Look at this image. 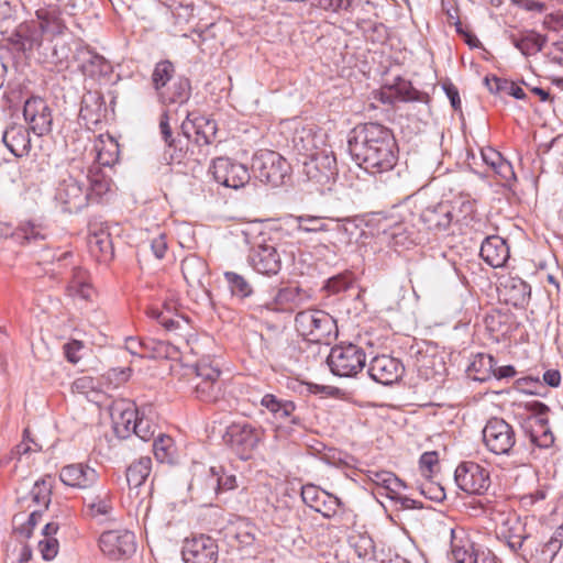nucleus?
Returning a JSON list of instances; mask_svg holds the SVG:
<instances>
[{
  "instance_id": "obj_58",
  "label": "nucleus",
  "mask_w": 563,
  "mask_h": 563,
  "mask_svg": "<svg viewBox=\"0 0 563 563\" xmlns=\"http://www.w3.org/2000/svg\"><path fill=\"white\" fill-rule=\"evenodd\" d=\"M352 2L353 0H312L311 4L324 11L338 13L350 10Z\"/></svg>"
},
{
  "instance_id": "obj_16",
  "label": "nucleus",
  "mask_w": 563,
  "mask_h": 563,
  "mask_svg": "<svg viewBox=\"0 0 563 563\" xmlns=\"http://www.w3.org/2000/svg\"><path fill=\"white\" fill-rule=\"evenodd\" d=\"M99 548L110 560L128 559L136 550L135 536L129 530L104 531L99 538Z\"/></svg>"
},
{
  "instance_id": "obj_26",
  "label": "nucleus",
  "mask_w": 563,
  "mask_h": 563,
  "mask_svg": "<svg viewBox=\"0 0 563 563\" xmlns=\"http://www.w3.org/2000/svg\"><path fill=\"white\" fill-rule=\"evenodd\" d=\"M3 143L16 157L29 155L32 144L29 130L20 124H13L3 133Z\"/></svg>"
},
{
  "instance_id": "obj_4",
  "label": "nucleus",
  "mask_w": 563,
  "mask_h": 563,
  "mask_svg": "<svg viewBox=\"0 0 563 563\" xmlns=\"http://www.w3.org/2000/svg\"><path fill=\"white\" fill-rule=\"evenodd\" d=\"M549 407L538 400L525 404V413L521 427L530 441L539 448H550L554 443V435L549 427Z\"/></svg>"
},
{
  "instance_id": "obj_23",
  "label": "nucleus",
  "mask_w": 563,
  "mask_h": 563,
  "mask_svg": "<svg viewBox=\"0 0 563 563\" xmlns=\"http://www.w3.org/2000/svg\"><path fill=\"white\" fill-rule=\"evenodd\" d=\"M261 407L264 408L273 418L274 421L285 422L290 421L296 423L294 412L296 405L288 399L278 398L274 394H265L261 399Z\"/></svg>"
},
{
  "instance_id": "obj_63",
  "label": "nucleus",
  "mask_w": 563,
  "mask_h": 563,
  "mask_svg": "<svg viewBox=\"0 0 563 563\" xmlns=\"http://www.w3.org/2000/svg\"><path fill=\"white\" fill-rule=\"evenodd\" d=\"M295 297V291L290 288L280 289L273 303L269 305L273 310H292V306L288 301Z\"/></svg>"
},
{
  "instance_id": "obj_14",
  "label": "nucleus",
  "mask_w": 563,
  "mask_h": 563,
  "mask_svg": "<svg viewBox=\"0 0 563 563\" xmlns=\"http://www.w3.org/2000/svg\"><path fill=\"white\" fill-rule=\"evenodd\" d=\"M181 555L185 563H217L219 545L210 536H192L185 539Z\"/></svg>"
},
{
  "instance_id": "obj_42",
  "label": "nucleus",
  "mask_w": 563,
  "mask_h": 563,
  "mask_svg": "<svg viewBox=\"0 0 563 563\" xmlns=\"http://www.w3.org/2000/svg\"><path fill=\"white\" fill-rule=\"evenodd\" d=\"M150 318L155 319L166 330L179 329L181 322H186L185 318L180 314H173L172 310H159L158 307H151L147 309Z\"/></svg>"
},
{
  "instance_id": "obj_31",
  "label": "nucleus",
  "mask_w": 563,
  "mask_h": 563,
  "mask_svg": "<svg viewBox=\"0 0 563 563\" xmlns=\"http://www.w3.org/2000/svg\"><path fill=\"white\" fill-rule=\"evenodd\" d=\"M152 472V460L150 456H141L133 461L126 468V482L130 489L139 488L148 478Z\"/></svg>"
},
{
  "instance_id": "obj_55",
  "label": "nucleus",
  "mask_w": 563,
  "mask_h": 563,
  "mask_svg": "<svg viewBox=\"0 0 563 563\" xmlns=\"http://www.w3.org/2000/svg\"><path fill=\"white\" fill-rule=\"evenodd\" d=\"M333 235L331 243L334 249L341 250L342 247H346L352 243L353 233L350 231V228L345 223H336L335 228L332 230Z\"/></svg>"
},
{
  "instance_id": "obj_10",
  "label": "nucleus",
  "mask_w": 563,
  "mask_h": 563,
  "mask_svg": "<svg viewBox=\"0 0 563 563\" xmlns=\"http://www.w3.org/2000/svg\"><path fill=\"white\" fill-rule=\"evenodd\" d=\"M482 433L486 449L497 455H509L516 444V432L503 418H490Z\"/></svg>"
},
{
  "instance_id": "obj_18",
  "label": "nucleus",
  "mask_w": 563,
  "mask_h": 563,
  "mask_svg": "<svg viewBox=\"0 0 563 563\" xmlns=\"http://www.w3.org/2000/svg\"><path fill=\"white\" fill-rule=\"evenodd\" d=\"M23 115L31 130L37 135L51 132L53 117L46 101L40 97H31L24 103Z\"/></svg>"
},
{
  "instance_id": "obj_29",
  "label": "nucleus",
  "mask_w": 563,
  "mask_h": 563,
  "mask_svg": "<svg viewBox=\"0 0 563 563\" xmlns=\"http://www.w3.org/2000/svg\"><path fill=\"white\" fill-rule=\"evenodd\" d=\"M509 40L525 56L536 55L545 43L544 37L530 30L511 32Z\"/></svg>"
},
{
  "instance_id": "obj_2",
  "label": "nucleus",
  "mask_w": 563,
  "mask_h": 563,
  "mask_svg": "<svg viewBox=\"0 0 563 563\" xmlns=\"http://www.w3.org/2000/svg\"><path fill=\"white\" fill-rule=\"evenodd\" d=\"M152 82L159 100L165 104L184 103L190 97L188 79L175 78V66L169 60H161L155 65Z\"/></svg>"
},
{
  "instance_id": "obj_60",
  "label": "nucleus",
  "mask_w": 563,
  "mask_h": 563,
  "mask_svg": "<svg viewBox=\"0 0 563 563\" xmlns=\"http://www.w3.org/2000/svg\"><path fill=\"white\" fill-rule=\"evenodd\" d=\"M31 440L26 437L11 451V459H16L19 462L22 461L23 456H29L32 453H36L42 450V446L37 443L31 444Z\"/></svg>"
},
{
  "instance_id": "obj_12",
  "label": "nucleus",
  "mask_w": 563,
  "mask_h": 563,
  "mask_svg": "<svg viewBox=\"0 0 563 563\" xmlns=\"http://www.w3.org/2000/svg\"><path fill=\"white\" fill-rule=\"evenodd\" d=\"M292 147L303 158L329 148L328 135L314 123H300L294 130Z\"/></svg>"
},
{
  "instance_id": "obj_6",
  "label": "nucleus",
  "mask_w": 563,
  "mask_h": 563,
  "mask_svg": "<svg viewBox=\"0 0 563 563\" xmlns=\"http://www.w3.org/2000/svg\"><path fill=\"white\" fill-rule=\"evenodd\" d=\"M327 363L331 372L340 377L356 376L366 364L365 351L353 343H341L333 346Z\"/></svg>"
},
{
  "instance_id": "obj_15",
  "label": "nucleus",
  "mask_w": 563,
  "mask_h": 563,
  "mask_svg": "<svg viewBox=\"0 0 563 563\" xmlns=\"http://www.w3.org/2000/svg\"><path fill=\"white\" fill-rule=\"evenodd\" d=\"M210 173L218 184L233 189L244 187L251 178L246 166L228 157L213 159Z\"/></svg>"
},
{
  "instance_id": "obj_49",
  "label": "nucleus",
  "mask_w": 563,
  "mask_h": 563,
  "mask_svg": "<svg viewBox=\"0 0 563 563\" xmlns=\"http://www.w3.org/2000/svg\"><path fill=\"white\" fill-rule=\"evenodd\" d=\"M545 498V489L538 488L536 492L526 494L520 497V507L527 511H539L543 509Z\"/></svg>"
},
{
  "instance_id": "obj_38",
  "label": "nucleus",
  "mask_w": 563,
  "mask_h": 563,
  "mask_svg": "<svg viewBox=\"0 0 563 563\" xmlns=\"http://www.w3.org/2000/svg\"><path fill=\"white\" fill-rule=\"evenodd\" d=\"M181 272L189 285L199 284L207 273V265L200 257L188 256L181 262Z\"/></svg>"
},
{
  "instance_id": "obj_13",
  "label": "nucleus",
  "mask_w": 563,
  "mask_h": 563,
  "mask_svg": "<svg viewBox=\"0 0 563 563\" xmlns=\"http://www.w3.org/2000/svg\"><path fill=\"white\" fill-rule=\"evenodd\" d=\"M454 478L459 488L467 494L482 495L490 486L489 471L475 462L461 463Z\"/></svg>"
},
{
  "instance_id": "obj_27",
  "label": "nucleus",
  "mask_w": 563,
  "mask_h": 563,
  "mask_svg": "<svg viewBox=\"0 0 563 563\" xmlns=\"http://www.w3.org/2000/svg\"><path fill=\"white\" fill-rule=\"evenodd\" d=\"M454 208L449 202H440L433 208H427L421 220L429 230H446L453 222Z\"/></svg>"
},
{
  "instance_id": "obj_19",
  "label": "nucleus",
  "mask_w": 563,
  "mask_h": 563,
  "mask_svg": "<svg viewBox=\"0 0 563 563\" xmlns=\"http://www.w3.org/2000/svg\"><path fill=\"white\" fill-rule=\"evenodd\" d=\"M404 365L398 358L389 355L375 356L368 367L369 376L383 385H391L402 376Z\"/></svg>"
},
{
  "instance_id": "obj_28",
  "label": "nucleus",
  "mask_w": 563,
  "mask_h": 563,
  "mask_svg": "<svg viewBox=\"0 0 563 563\" xmlns=\"http://www.w3.org/2000/svg\"><path fill=\"white\" fill-rule=\"evenodd\" d=\"M95 159L100 166H113L120 156L118 141L110 134H100L93 143Z\"/></svg>"
},
{
  "instance_id": "obj_35",
  "label": "nucleus",
  "mask_w": 563,
  "mask_h": 563,
  "mask_svg": "<svg viewBox=\"0 0 563 563\" xmlns=\"http://www.w3.org/2000/svg\"><path fill=\"white\" fill-rule=\"evenodd\" d=\"M495 365L496 362L492 355L478 354L474 357L470 366V373L473 375L474 379L486 382L493 376H496Z\"/></svg>"
},
{
  "instance_id": "obj_37",
  "label": "nucleus",
  "mask_w": 563,
  "mask_h": 563,
  "mask_svg": "<svg viewBox=\"0 0 563 563\" xmlns=\"http://www.w3.org/2000/svg\"><path fill=\"white\" fill-rule=\"evenodd\" d=\"M67 292L75 298L88 300L93 295V288L88 282L87 273L82 269H76L73 278L67 286Z\"/></svg>"
},
{
  "instance_id": "obj_50",
  "label": "nucleus",
  "mask_w": 563,
  "mask_h": 563,
  "mask_svg": "<svg viewBox=\"0 0 563 563\" xmlns=\"http://www.w3.org/2000/svg\"><path fill=\"white\" fill-rule=\"evenodd\" d=\"M385 233L389 235L395 245L409 246L415 243L413 232L409 231L405 223H396Z\"/></svg>"
},
{
  "instance_id": "obj_54",
  "label": "nucleus",
  "mask_w": 563,
  "mask_h": 563,
  "mask_svg": "<svg viewBox=\"0 0 563 563\" xmlns=\"http://www.w3.org/2000/svg\"><path fill=\"white\" fill-rule=\"evenodd\" d=\"M151 250L157 260L165 257L168 250L166 241V231L157 225L153 232V236L150 238Z\"/></svg>"
},
{
  "instance_id": "obj_9",
  "label": "nucleus",
  "mask_w": 563,
  "mask_h": 563,
  "mask_svg": "<svg viewBox=\"0 0 563 563\" xmlns=\"http://www.w3.org/2000/svg\"><path fill=\"white\" fill-rule=\"evenodd\" d=\"M252 167L261 181L272 186L282 185L290 168L279 153L267 148L258 150L254 154Z\"/></svg>"
},
{
  "instance_id": "obj_41",
  "label": "nucleus",
  "mask_w": 563,
  "mask_h": 563,
  "mask_svg": "<svg viewBox=\"0 0 563 563\" xmlns=\"http://www.w3.org/2000/svg\"><path fill=\"white\" fill-rule=\"evenodd\" d=\"M153 452L158 462L172 463L176 455L174 440L168 435L159 434L154 441Z\"/></svg>"
},
{
  "instance_id": "obj_36",
  "label": "nucleus",
  "mask_w": 563,
  "mask_h": 563,
  "mask_svg": "<svg viewBox=\"0 0 563 563\" xmlns=\"http://www.w3.org/2000/svg\"><path fill=\"white\" fill-rule=\"evenodd\" d=\"M482 158L484 163L492 168L494 173L503 179L508 180L512 175L511 166L506 162L501 154L492 147L482 150Z\"/></svg>"
},
{
  "instance_id": "obj_39",
  "label": "nucleus",
  "mask_w": 563,
  "mask_h": 563,
  "mask_svg": "<svg viewBox=\"0 0 563 563\" xmlns=\"http://www.w3.org/2000/svg\"><path fill=\"white\" fill-rule=\"evenodd\" d=\"M369 478L377 486L387 490V496L391 499L398 498L399 490L404 487L402 482L397 478L393 473L380 471V472H369Z\"/></svg>"
},
{
  "instance_id": "obj_44",
  "label": "nucleus",
  "mask_w": 563,
  "mask_h": 563,
  "mask_svg": "<svg viewBox=\"0 0 563 563\" xmlns=\"http://www.w3.org/2000/svg\"><path fill=\"white\" fill-rule=\"evenodd\" d=\"M71 391L86 396L91 401H99L100 389L98 388L96 380L91 376H81L75 379L71 384Z\"/></svg>"
},
{
  "instance_id": "obj_56",
  "label": "nucleus",
  "mask_w": 563,
  "mask_h": 563,
  "mask_svg": "<svg viewBox=\"0 0 563 563\" xmlns=\"http://www.w3.org/2000/svg\"><path fill=\"white\" fill-rule=\"evenodd\" d=\"M18 36L21 37L20 45L24 52L38 47L42 42L38 32L31 31L29 26H20Z\"/></svg>"
},
{
  "instance_id": "obj_33",
  "label": "nucleus",
  "mask_w": 563,
  "mask_h": 563,
  "mask_svg": "<svg viewBox=\"0 0 563 563\" xmlns=\"http://www.w3.org/2000/svg\"><path fill=\"white\" fill-rule=\"evenodd\" d=\"M140 413L133 405H128L118 413L112 415L114 430L118 437L128 438L134 430Z\"/></svg>"
},
{
  "instance_id": "obj_51",
  "label": "nucleus",
  "mask_w": 563,
  "mask_h": 563,
  "mask_svg": "<svg viewBox=\"0 0 563 563\" xmlns=\"http://www.w3.org/2000/svg\"><path fill=\"white\" fill-rule=\"evenodd\" d=\"M14 236L21 242L31 243L38 240H44L45 234L42 229L31 222L21 223L20 227L14 231Z\"/></svg>"
},
{
  "instance_id": "obj_30",
  "label": "nucleus",
  "mask_w": 563,
  "mask_h": 563,
  "mask_svg": "<svg viewBox=\"0 0 563 563\" xmlns=\"http://www.w3.org/2000/svg\"><path fill=\"white\" fill-rule=\"evenodd\" d=\"M88 247L98 262H109L113 256L111 236L104 229H98L89 234Z\"/></svg>"
},
{
  "instance_id": "obj_52",
  "label": "nucleus",
  "mask_w": 563,
  "mask_h": 563,
  "mask_svg": "<svg viewBox=\"0 0 563 563\" xmlns=\"http://www.w3.org/2000/svg\"><path fill=\"white\" fill-rule=\"evenodd\" d=\"M51 494L52 484L46 479L37 481L31 490L32 499L44 508H47L51 503Z\"/></svg>"
},
{
  "instance_id": "obj_57",
  "label": "nucleus",
  "mask_w": 563,
  "mask_h": 563,
  "mask_svg": "<svg viewBox=\"0 0 563 563\" xmlns=\"http://www.w3.org/2000/svg\"><path fill=\"white\" fill-rule=\"evenodd\" d=\"M41 517L42 514L37 510H34L29 515L26 522L18 525L19 517L15 516L13 519L15 532H18L21 537L30 538Z\"/></svg>"
},
{
  "instance_id": "obj_17",
  "label": "nucleus",
  "mask_w": 563,
  "mask_h": 563,
  "mask_svg": "<svg viewBox=\"0 0 563 563\" xmlns=\"http://www.w3.org/2000/svg\"><path fill=\"white\" fill-rule=\"evenodd\" d=\"M303 174L308 179L327 183L336 172V158L331 147L302 159Z\"/></svg>"
},
{
  "instance_id": "obj_20",
  "label": "nucleus",
  "mask_w": 563,
  "mask_h": 563,
  "mask_svg": "<svg viewBox=\"0 0 563 563\" xmlns=\"http://www.w3.org/2000/svg\"><path fill=\"white\" fill-rule=\"evenodd\" d=\"M249 261L251 266L262 275H276L282 268L280 255L272 244H260L252 249Z\"/></svg>"
},
{
  "instance_id": "obj_34",
  "label": "nucleus",
  "mask_w": 563,
  "mask_h": 563,
  "mask_svg": "<svg viewBox=\"0 0 563 563\" xmlns=\"http://www.w3.org/2000/svg\"><path fill=\"white\" fill-rule=\"evenodd\" d=\"M59 526L56 522H48L43 528V539L38 541V550L46 561L53 560L58 553L59 543L55 538Z\"/></svg>"
},
{
  "instance_id": "obj_64",
  "label": "nucleus",
  "mask_w": 563,
  "mask_h": 563,
  "mask_svg": "<svg viewBox=\"0 0 563 563\" xmlns=\"http://www.w3.org/2000/svg\"><path fill=\"white\" fill-rule=\"evenodd\" d=\"M154 356H165L167 358L177 360L181 355V347L169 342H158L154 349Z\"/></svg>"
},
{
  "instance_id": "obj_22",
  "label": "nucleus",
  "mask_w": 563,
  "mask_h": 563,
  "mask_svg": "<svg viewBox=\"0 0 563 563\" xmlns=\"http://www.w3.org/2000/svg\"><path fill=\"white\" fill-rule=\"evenodd\" d=\"M498 289L505 302L514 307L525 306L531 294L530 286L519 277L505 278Z\"/></svg>"
},
{
  "instance_id": "obj_11",
  "label": "nucleus",
  "mask_w": 563,
  "mask_h": 563,
  "mask_svg": "<svg viewBox=\"0 0 563 563\" xmlns=\"http://www.w3.org/2000/svg\"><path fill=\"white\" fill-rule=\"evenodd\" d=\"M262 437L263 430L246 422H238L228 427L223 439L241 459H247L258 445Z\"/></svg>"
},
{
  "instance_id": "obj_43",
  "label": "nucleus",
  "mask_w": 563,
  "mask_h": 563,
  "mask_svg": "<svg viewBox=\"0 0 563 563\" xmlns=\"http://www.w3.org/2000/svg\"><path fill=\"white\" fill-rule=\"evenodd\" d=\"M297 223V230L307 233L329 231L323 218L310 214L289 216Z\"/></svg>"
},
{
  "instance_id": "obj_7",
  "label": "nucleus",
  "mask_w": 563,
  "mask_h": 563,
  "mask_svg": "<svg viewBox=\"0 0 563 563\" xmlns=\"http://www.w3.org/2000/svg\"><path fill=\"white\" fill-rule=\"evenodd\" d=\"M90 194L80 175L66 173L55 189L54 199L66 212H77L88 205Z\"/></svg>"
},
{
  "instance_id": "obj_1",
  "label": "nucleus",
  "mask_w": 563,
  "mask_h": 563,
  "mask_svg": "<svg viewBox=\"0 0 563 563\" xmlns=\"http://www.w3.org/2000/svg\"><path fill=\"white\" fill-rule=\"evenodd\" d=\"M349 141L358 165L371 174L391 170L398 162V145L393 132L378 123H365L354 129Z\"/></svg>"
},
{
  "instance_id": "obj_62",
  "label": "nucleus",
  "mask_w": 563,
  "mask_h": 563,
  "mask_svg": "<svg viewBox=\"0 0 563 563\" xmlns=\"http://www.w3.org/2000/svg\"><path fill=\"white\" fill-rule=\"evenodd\" d=\"M133 428L134 430L132 433L144 441L150 440L155 433V426L144 416H139L137 422Z\"/></svg>"
},
{
  "instance_id": "obj_45",
  "label": "nucleus",
  "mask_w": 563,
  "mask_h": 563,
  "mask_svg": "<svg viewBox=\"0 0 563 563\" xmlns=\"http://www.w3.org/2000/svg\"><path fill=\"white\" fill-rule=\"evenodd\" d=\"M419 471L421 476L432 484L431 481L440 471V459L437 451L424 452L419 459Z\"/></svg>"
},
{
  "instance_id": "obj_24",
  "label": "nucleus",
  "mask_w": 563,
  "mask_h": 563,
  "mask_svg": "<svg viewBox=\"0 0 563 563\" xmlns=\"http://www.w3.org/2000/svg\"><path fill=\"white\" fill-rule=\"evenodd\" d=\"M481 256L492 267H501L509 258V246L500 236H488L482 243Z\"/></svg>"
},
{
  "instance_id": "obj_48",
  "label": "nucleus",
  "mask_w": 563,
  "mask_h": 563,
  "mask_svg": "<svg viewBox=\"0 0 563 563\" xmlns=\"http://www.w3.org/2000/svg\"><path fill=\"white\" fill-rule=\"evenodd\" d=\"M224 277L230 286L232 295L245 298L252 294V287L243 276L233 272H225Z\"/></svg>"
},
{
  "instance_id": "obj_21",
  "label": "nucleus",
  "mask_w": 563,
  "mask_h": 563,
  "mask_svg": "<svg viewBox=\"0 0 563 563\" xmlns=\"http://www.w3.org/2000/svg\"><path fill=\"white\" fill-rule=\"evenodd\" d=\"M59 478L69 487L86 489L98 481V473L85 464H70L62 468Z\"/></svg>"
},
{
  "instance_id": "obj_53",
  "label": "nucleus",
  "mask_w": 563,
  "mask_h": 563,
  "mask_svg": "<svg viewBox=\"0 0 563 563\" xmlns=\"http://www.w3.org/2000/svg\"><path fill=\"white\" fill-rule=\"evenodd\" d=\"M207 485L210 487L213 493H219L220 490H228L235 487V477L233 475L220 477L219 473L214 471L213 467L210 468V474L207 477Z\"/></svg>"
},
{
  "instance_id": "obj_46",
  "label": "nucleus",
  "mask_w": 563,
  "mask_h": 563,
  "mask_svg": "<svg viewBox=\"0 0 563 563\" xmlns=\"http://www.w3.org/2000/svg\"><path fill=\"white\" fill-rule=\"evenodd\" d=\"M325 496L323 492H319L318 488L313 485H306L302 487L301 497L302 500L311 508L321 512L324 517H331V512H335V508L331 506L327 507L325 510H322L320 507V498Z\"/></svg>"
},
{
  "instance_id": "obj_40",
  "label": "nucleus",
  "mask_w": 563,
  "mask_h": 563,
  "mask_svg": "<svg viewBox=\"0 0 563 563\" xmlns=\"http://www.w3.org/2000/svg\"><path fill=\"white\" fill-rule=\"evenodd\" d=\"M510 316L500 311H493L485 318L487 330L496 338L505 336L510 331Z\"/></svg>"
},
{
  "instance_id": "obj_32",
  "label": "nucleus",
  "mask_w": 563,
  "mask_h": 563,
  "mask_svg": "<svg viewBox=\"0 0 563 563\" xmlns=\"http://www.w3.org/2000/svg\"><path fill=\"white\" fill-rule=\"evenodd\" d=\"M192 114L188 113L186 121L183 122L181 129L188 135L187 126L190 123L196 131V134L202 139L207 144L211 143L217 133V123L203 115L191 118Z\"/></svg>"
},
{
  "instance_id": "obj_47",
  "label": "nucleus",
  "mask_w": 563,
  "mask_h": 563,
  "mask_svg": "<svg viewBox=\"0 0 563 563\" xmlns=\"http://www.w3.org/2000/svg\"><path fill=\"white\" fill-rule=\"evenodd\" d=\"M448 202L454 208L453 221L466 223L468 220L473 219L476 211L473 201L460 198Z\"/></svg>"
},
{
  "instance_id": "obj_59",
  "label": "nucleus",
  "mask_w": 563,
  "mask_h": 563,
  "mask_svg": "<svg viewBox=\"0 0 563 563\" xmlns=\"http://www.w3.org/2000/svg\"><path fill=\"white\" fill-rule=\"evenodd\" d=\"M354 278L351 273L340 274L328 280L327 288L329 291L338 294L349 289L352 286Z\"/></svg>"
},
{
  "instance_id": "obj_61",
  "label": "nucleus",
  "mask_w": 563,
  "mask_h": 563,
  "mask_svg": "<svg viewBox=\"0 0 563 563\" xmlns=\"http://www.w3.org/2000/svg\"><path fill=\"white\" fill-rule=\"evenodd\" d=\"M85 349V344L79 340H71L64 344L63 352L66 360L71 364H77L82 355L81 351Z\"/></svg>"
},
{
  "instance_id": "obj_8",
  "label": "nucleus",
  "mask_w": 563,
  "mask_h": 563,
  "mask_svg": "<svg viewBox=\"0 0 563 563\" xmlns=\"http://www.w3.org/2000/svg\"><path fill=\"white\" fill-rule=\"evenodd\" d=\"M220 369L207 360L199 361L189 378L191 394L200 401H214L220 391Z\"/></svg>"
},
{
  "instance_id": "obj_3",
  "label": "nucleus",
  "mask_w": 563,
  "mask_h": 563,
  "mask_svg": "<svg viewBox=\"0 0 563 563\" xmlns=\"http://www.w3.org/2000/svg\"><path fill=\"white\" fill-rule=\"evenodd\" d=\"M490 520L494 523L496 534L504 539L515 553L522 548L525 540L530 537L526 519H521L506 504H498L492 509Z\"/></svg>"
},
{
  "instance_id": "obj_5",
  "label": "nucleus",
  "mask_w": 563,
  "mask_h": 563,
  "mask_svg": "<svg viewBox=\"0 0 563 563\" xmlns=\"http://www.w3.org/2000/svg\"><path fill=\"white\" fill-rule=\"evenodd\" d=\"M297 332L312 343H329L335 332V321L325 311L310 309L300 311L295 318Z\"/></svg>"
},
{
  "instance_id": "obj_25",
  "label": "nucleus",
  "mask_w": 563,
  "mask_h": 563,
  "mask_svg": "<svg viewBox=\"0 0 563 563\" xmlns=\"http://www.w3.org/2000/svg\"><path fill=\"white\" fill-rule=\"evenodd\" d=\"M478 548L463 528L451 529V556L456 563H470Z\"/></svg>"
}]
</instances>
